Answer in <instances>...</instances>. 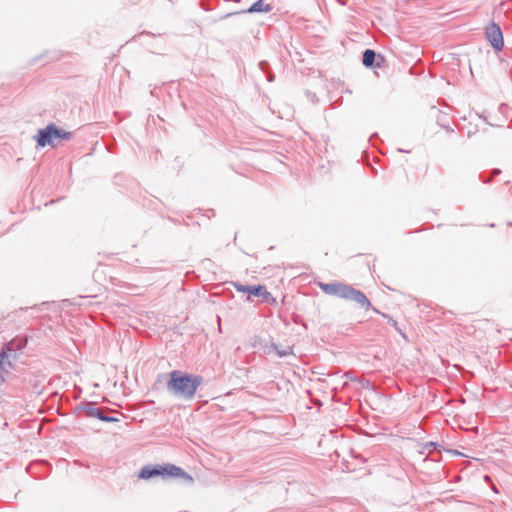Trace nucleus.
<instances>
[{"mask_svg":"<svg viewBox=\"0 0 512 512\" xmlns=\"http://www.w3.org/2000/svg\"><path fill=\"white\" fill-rule=\"evenodd\" d=\"M162 378H166V389L170 395L186 401L195 397L197 389L203 383L202 376L189 374L181 370L160 374L157 382H160Z\"/></svg>","mask_w":512,"mask_h":512,"instance_id":"f257e3e1","label":"nucleus"},{"mask_svg":"<svg viewBox=\"0 0 512 512\" xmlns=\"http://www.w3.org/2000/svg\"><path fill=\"white\" fill-rule=\"evenodd\" d=\"M319 287L325 294L337 296L345 300L354 301L363 308L372 309L374 312L379 313L384 318H386L388 323L396 330L400 331L396 320L391 318L388 314L381 313L377 308L373 307L367 296L362 291L353 288L351 285L341 282H331L319 283Z\"/></svg>","mask_w":512,"mask_h":512,"instance_id":"f03ea898","label":"nucleus"},{"mask_svg":"<svg viewBox=\"0 0 512 512\" xmlns=\"http://www.w3.org/2000/svg\"><path fill=\"white\" fill-rule=\"evenodd\" d=\"M138 477L144 480L154 477H161L162 479L178 478L187 484H192L194 482L193 477L190 474L184 471L181 467L170 463L163 465H146L142 467Z\"/></svg>","mask_w":512,"mask_h":512,"instance_id":"7ed1b4c3","label":"nucleus"},{"mask_svg":"<svg viewBox=\"0 0 512 512\" xmlns=\"http://www.w3.org/2000/svg\"><path fill=\"white\" fill-rule=\"evenodd\" d=\"M34 138L41 147H45L46 145L56 147L60 140H70L72 133L60 129L54 123H51L44 129H39Z\"/></svg>","mask_w":512,"mask_h":512,"instance_id":"20e7f679","label":"nucleus"},{"mask_svg":"<svg viewBox=\"0 0 512 512\" xmlns=\"http://www.w3.org/2000/svg\"><path fill=\"white\" fill-rule=\"evenodd\" d=\"M28 342L27 337L17 336L5 343L0 352V360L7 365L8 368H13L14 361L18 358V353L26 347Z\"/></svg>","mask_w":512,"mask_h":512,"instance_id":"39448f33","label":"nucleus"},{"mask_svg":"<svg viewBox=\"0 0 512 512\" xmlns=\"http://www.w3.org/2000/svg\"><path fill=\"white\" fill-rule=\"evenodd\" d=\"M485 36L495 51L498 52L503 49V33L498 24L490 23L485 29Z\"/></svg>","mask_w":512,"mask_h":512,"instance_id":"423d86ee","label":"nucleus"},{"mask_svg":"<svg viewBox=\"0 0 512 512\" xmlns=\"http://www.w3.org/2000/svg\"><path fill=\"white\" fill-rule=\"evenodd\" d=\"M78 410L83 412V414L86 417L90 418H98L99 420L103 422H116L118 421L117 418H114L112 416H107L105 414V411L98 408L95 403L88 402V403H82L78 406Z\"/></svg>","mask_w":512,"mask_h":512,"instance_id":"0eeeda50","label":"nucleus"},{"mask_svg":"<svg viewBox=\"0 0 512 512\" xmlns=\"http://www.w3.org/2000/svg\"><path fill=\"white\" fill-rule=\"evenodd\" d=\"M273 9L272 5L266 4L264 0H258L253 3L248 9L241 10L238 12L228 13L225 17H230L235 14H246V13H257V12H265L269 13Z\"/></svg>","mask_w":512,"mask_h":512,"instance_id":"6e6552de","label":"nucleus"},{"mask_svg":"<svg viewBox=\"0 0 512 512\" xmlns=\"http://www.w3.org/2000/svg\"><path fill=\"white\" fill-rule=\"evenodd\" d=\"M248 300H251V296L262 297L265 300L271 296L270 292L267 291L264 285H254L249 288Z\"/></svg>","mask_w":512,"mask_h":512,"instance_id":"1a4fd4ad","label":"nucleus"},{"mask_svg":"<svg viewBox=\"0 0 512 512\" xmlns=\"http://www.w3.org/2000/svg\"><path fill=\"white\" fill-rule=\"evenodd\" d=\"M376 59V53L374 50L366 49L363 53L362 62L366 67H372Z\"/></svg>","mask_w":512,"mask_h":512,"instance_id":"9d476101","label":"nucleus"},{"mask_svg":"<svg viewBox=\"0 0 512 512\" xmlns=\"http://www.w3.org/2000/svg\"><path fill=\"white\" fill-rule=\"evenodd\" d=\"M272 347L275 349V351L279 357H285V356L292 354V349L290 347H287L285 349H280L275 344H273Z\"/></svg>","mask_w":512,"mask_h":512,"instance_id":"9b49d317","label":"nucleus"},{"mask_svg":"<svg viewBox=\"0 0 512 512\" xmlns=\"http://www.w3.org/2000/svg\"><path fill=\"white\" fill-rule=\"evenodd\" d=\"M8 373V367L0 360V386L5 382L4 374Z\"/></svg>","mask_w":512,"mask_h":512,"instance_id":"f8f14e48","label":"nucleus"},{"mask_svg":"<svg viewBox=\"0 0 512 512\" xmlns=\"http://www.w3.org/2000/svg\"><path fill=\"white\" fill-rule=\"evenodd\" d=\"M233 285L238 292L249 293L250 286L243 285L240 283H234Z\"/></svg>","mask_w":512,"mask_h":512,"instance_id":"ddd939ff","label":"nucleus"},{"mask_svg":"<svg viewBox=\"0 0 512 512\" xmlns=\"http://www.w3.org/2000/svg\"><path fill=\"white\" fill-rule=\"evenodd\" d=\"M501 173V170L500 169H494L492 172H491V177H494L496 175H499Z\"/></svg>","mask_w":512,"mask_h":512,"instance_id":"4468645a","label":"nucleus"},{"mask_svg":"<svg viewBox=\"0 0 512 512\" xmlns=\"http://www.w3.org/2000/svg\"><path fill=\"white\" fill-rule=\"evenodd\" d=\"M481 178L484 183H489L491 181V177L485 178L484 175H481Z\"/></svg>","mask_w":512,"mask_h":512,"instance_id":"2eb2a0df","label":"nucleus"},{"mask_svg":"<svg viewBox=\"0 0 512 512\" xmlns=\"http://www.w3.org/2000/svg\"><path fill=\"white\" fill-rule=\"evenodd\" d=\"M259 65H260V68H261L262 70H265V69H266V66H268V64H267L266 62H260V64H259Z\"/></svg>","mask_w":512,"mask_h":512,"instance_id":"dca6fc26","label":"nucleus"},{"mask_svg":"<svg viewBox=\"0 0 512 512\" xmlns=\"http://www.w3.org/2000/svg\"><path fill=\"white\" fill-rule=\"evenodd\" d=\"M273 79H274V76L272 74H268V81L271 82V81H273Z\"/></svg>","mask_w":512,"mask_h":512,"instance_id":"f3484780","label":"nucleus"}]
</instances>
